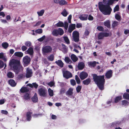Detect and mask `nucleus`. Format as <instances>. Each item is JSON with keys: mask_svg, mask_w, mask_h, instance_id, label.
I'll use <instances>...</instances> for the list:
<instances>
[{"mask_svg": "<svg viewBox=\"0 0 129 129\" xmlns=\"http://www.w3.org/2000/svg\"><path fill=\"white\" fill-rule=\"evenodd\" d=\"M114 2V0H108L106 5L104 4L103 2H99L98 4L100 10L104 15H110L112 11L110 6L112 5Z\"/></svg>", "mask_w": 129, "mask_h": 129, "instance_id": "f257e3e1", "label": "nucleus"}, {"mask_svg": "<svg viewBox=\"0 0 129 129\" xmlns=\"http://www.w3.org/2000/svg\"><path fill=\"white\" fill-rule=\"evenodd\" d=\"M93 81L101 90L104 89L105 79L104 75L98 76L96 74H92Z\"/></svg>", "mask_w": 129, "mask_h": 129, "instance_id": "f03ea898", "label": "nucleus"}, {"mask_svg": "<svg viewBox=\"0 0 129 129\" xmlns=\"http://www.w3.org/2000/svg\"><path fill=\"white\" fill-rule=\"evenodd\" d=\"M9 65L16 74L19 73L20 69L22 68L20 60L14 59L10 61Z\"/></svg>", "mask_w": 129, "mask_h": 129, "instance_id": "7ed1b4c3", "label": "nucleus"}, {"mask_svg": "<svg viewBox=\"0 0 129 129\" xmlns=\"http://www.w3.org/2000/svg\"><path fill=\"white\" fill-rule=\"evenodd\" d=\"M52 47L49 46H46L43 47L42 48V52L44 55L50 53L52 51Z\"/></svg>", "mask_w": 129, "mask_h": 129, "instance_id": "20e7f679", "label": "nucleus"}, {"mask_svg": "<svg viewBox=\"0 0 129 129\" xmlns=\"http://www.w3.org/2000/svg\"><path fill=\"white\" fill-rule=\"evenodd\" d=\"M64 33L63 30L61 28H59L57 29H54L52 32V35L55 36H57L59 35H62Z\"/></svg>", "mask_w": 129, "mask_h": 129, "instance_id": "39448f33", "label": "nucleus"}, {"mask_svg": "<svg viewBox=\"0 0 129 129\" xmlns=\"http://www.w3.org/2000/svg\"><path fill=\"white\" fill-rule=\"evenodd\" d=\"M73 41L75 42H78L79 40V34L78 31L75 30L72 33Z\"/></svg>", "mask_w": 129, "mask_h": 129, "instance_id": "423d86ee", "label": "nucleus"}, {"mask_svg": "<svg viewBox=\"0 0 129 129\" xmlns=\"http://www.w3.org/2000/svg\"><path fill=\"white\" fill-rule=\"evenodd\" d=\"M31 59L30 57L26 55L23 58V63L24 67L27 66L30 63Z\"/></svg>", "mask_w": 129, "mask_h": 129, "instance_id": "0eeeda50", "label": "nucleus"}, {"mask_svg": "<svg viewBox=\"0 0 129 129\" xmlns=\"http://www.w3.org/2000/svg\"><path fill=\"white\" fill-rule=\"evenodd\" d=\"M38 93L41 96H45L46 95L47 90L44 88H41L38 89Z\"/></svg>", "mask_w": 129, "mask_h": 129, "instance_id": "6e6552de", "label": "nucleus"}, {"mask_svg": "<svg viewBox=\"0 0 129 129\" xmlns=\"http://www.w3.org/2000/svg\"><path fill=\"white\" fill-rule=\"evenodd\" d=\"M33 71L31 69L29 68H27L26 70L25 77L26 78H29L32 76Z\"/></svg>", "mask_w": 129, "mask_h": 129, "instance_id": "1a4fd4ad", "label": "nucleus"}, {"mask_svg": "<svg viewBox=\"0 0 129 129\" xmlns=\"http://www.w3.org/2000/svg\"><path fill=\"white\" fill-rule=\"evenodd\" d=\"M63 77L67 79H68L72 77V73L69 71H66L63 72Z\"/></svg>", "mask_w": 129, "mask_h": 129, "instance_id": "9d476101", "label": "nucleus"}, {"mask_svg": "<svg viewBox=\"0 0 129 129\" xmlns=\"http://www.w3.org/2000/svg\"><path fill=\"white\" fill-rule=\"evenodd\" d=\"M88 74L85 72H82L80 74L79 77L81 80L86 78L88 76Z\"/></svg>", "mask_w": 129, "mask_h": 129, "instance_id": "9b49d317", "label": "nucleus"}, {"mask_svg": "<svg viewBox=\"0 0 129 129\" xmlns=\"http://www.w3.org/2000/svg\"><path fill=\"white\" fill-rule=\"evenodd\" d=\"M113 72L112 70H110L107 71L106 73L105 76L107 79H110L112 76Z\"/></svg>", "mask_w": 129, "mask_h": 129, "instance_id": "f8f14e48", "label": "nucleus"}, {"mask_svg": "<svg viewBox=\"0 0 129 129\" xmlns=\"http://www.w3.org/2000/svg\"><path fill=\"white\" fill-rule=\"evenodd\" d=\"M85 64L84 63L82 62H80L78 63V68L79 70H83L84 68Z\"/></svg>", "mask_w": 129, "mask_h": 129, "instance_id": "ddd939ff", "label": "nucleus"}, {"mask_svg": "<svg viewBox=\"0 0 129 129\" xmlns=\"http://www.w3.org/2000/svg\"><path fill=\"white\" fill-rule=\"evenodd\" d=\"M76 25L75 24H71L69 26L68 31L70 33H71L72 31L75 28Z\"/></svg>", "mask_w": 129, "mask_h": 129, "instance_id": "4468645a", "label": "nucleus"}, {"mask_svg": "<svg viewBox=\"0 0 129 129\" xmlns=\"http://www.w3.org/2000/svg\"><path fill=\"white\" fill-rule=\"evenodd\" d=\"M73 88H70L66 92V95L68 96H72L73 94Z\"/></svg>", "mask_w": 129, "mask_h": 129, "instance_id": "2eb2a0df", "label": "nucleus"}, {"mask_svg": "<svg viewBox=\"0 0 129 129\" xmlns=\"http://www.w3.org/2000/svg\"><path fill=\"white\" fill-rule=\"evenodd\" d=\"M32 112L30 111H28L26 113V118L27 121H30L31 118V115Z\"/></svg>", "mask_w": 129, "mask_h": 129, "instance_id": "dca6fc26", "label": "nucleus"}, {"mask_svg": "<svg viewBox=\"0 0 129 129\" xmlns=\"http://www.w3.org/2000/svg\"><path fill=\"white\" fill-rule=\"evenodd\" d=\"M25 52H26V54L31 55H33L34 53L33 48L31 47H30Z\"/></svg>", "mask_w": 129, "mask_h": 129, "instance_id": "f3484780", "label": "nucleus"}, {"mask_svg": "<svg viewBox=\"0 0 129 129\" xmlns=\"http://www.w3.org/2000/svg\"><path fill=\"white\" fill-rule=\"evenodd\" d=\"M27 85L31 88L34 87L35 89H37L38 86V85L36 82L33 83L32 84L29 83Z\"/></svg>", "mask_w": 129, "mask_h": 129, "instance_id": "a211bd4d", "label": "nucleus"}, {"mask_svg": "<svg viewBox=\"0 0 129 129\" xmlns=\"http://www.w3.org/2000/svg\"><path fill=\"white\" fill-rule=\"evenodd\" d=\"M88 15L87 14H83L79 17V19L81 20H86L87 19Z\"/></svg>", "mask_w": 129, "mask_h": 129, "instance_id": "6ab92c4d", "label": "nucleus"}, {"mask_svg": "<svg viewBox=\"0 0 129 129\" xmlns=\"http://www.w3.org/2000/svg\"><path fill=\"white\" fill-rule=\"evenodd\" d=\"M55 63L60 67L62 68L63 67L64 63L61 60L59 59L56 61Z\"/></svg>", "mask_w": 129, "mask_h": 129, "instance_id": "aec40b11", "label": "nucleus"}, {"mask_svg": "<svg viewBox=\"0 0 129 129\" xmlns=\"http://www.w3.org/2000/svg\"><path fill=\"white\" fill-rule=\"evenodd\" d=\"M23 53L21 52H17L15 53L14 56L21 58L23 56Z\"/></svg>", "mask_w": 129, "mask_h": 129, "instance_id": "412c9836", "label": "nucleus"}, {"mask_svg": "<svg viewBox=\"0 0 129 129\" xmlns=\"http://www.w3.org/2000/svg\"><path fill=\"white\" fill-rule=\"evenodd\" d=\"M91 80L90 78H88L83 81V84L86 85H88L91 82Z\"/></svg>", "mask_w": 129, "mask_h": 129, "instance_id": "4be33fe9", "label": "nucleus"}, {"mask_svg": "<svg viewBox=\"0 0 129 129\" xmlns=\"http://www.w3.org/2000/svg\"><path fill=\"white\" fill-rule=\"evenodd\" d=\"M122 99L121 95L118 96L116 97L114 99V102L115 103H117Z\"/></svg>", "mask_w": 129, "mask_h": 129, "instance_id": "5701e85b", "label": "nucleus"}, {"mask_svg": "<svg viewBox=\"0 0 129 129\" xmlns=\"http://www.w3.org/2000/svg\"><path fill=\"white\" fill-rule=\"evenodd\" d=\"M9 84L12 87H15L16 85V83L15 82L14 80L13 79H10L9 81Z\"/></svg>", "mask_w": 129, "mask_h": 129, "instance_id": "b1692460", "label": "nucleus"}, {"mask_svg": "<svg viewBox=\"0 0 129 129\" xmlns=\"http://www.w3.org/2000/svg\"><path fill=\"white\" fill-rule=\"evenodd\" d=\"M71 59L74 62H75L78 60V57L74 54H71Z\"/></svg>", "mask_w": 129, "mask_h": 129, "instance_id": "393cba45", "label": "nucleus"}, {"mask_svg": "<svg viewBox=\"0 0 129 129\" xmlns=\"http://www.w3.org/2000/svg\"><path fill=\"white\" fill-rule=\"evenodd\" d=\"M29 89L26 87H22L20 89V91L21 93H24L28 92Z\"/></svg>", "mask_w": 129, "mask_h": 129, "instance_id": "a878e982", "label": "nucleus"}, {"mask_svg": "<svg viewBox=\"0 0 129 129\" xmlns=\"http://www.w3.org/2000/svg\"><path fill=\"white\" fill-rule=\"evenodd\" d=\"M31 99L32 101L34 103H36L37 102L38 98L36 93L35 94L34 96L31 98Z\"/></svg>", "mask_w": 129, "mask_h": 129, "instance_id": "bb28decb", "label": "nucleus"}, {"mask_svg": "<svg viewBox=\"0 0 129 129\" xmlns=\"http://www.w3.org/2000/svg\"><path fill=\"white\" fill-rule=\"evenodd\" d=\"M62 46V51L64 53H67L68 52V48L67 46L64 44H61Z\"/></svg>", "mask_w": 129, "mask_h": 129, "instance_id": "cd10ccee", "label": "nucleus"}, {"mask_svg": "<svg viewBox=\"0 0 129 129\" xmlns=\"http://www.w3.org/2000/svg\"><path fill=\"white\" fill-rule=\"evenodd\" d=\"M104 25L106 26L108 28H109L110 27V21L109 20H107L104 22Z\"/></svg>", "mask_w": 129, "mask_h": 129, "instance_id": "c85d7f7f", "label": "nucleus"}, {"mask_svg": "<svg viewBox=\"0 0 129 129\" xmlns=\"http://www.w3.org/2000/svg\"><path fill=\"white\" fill-rule=\"evenodd\" d=\"M7 77L10 78H12L14 77V74L13 73L11 72H8L7 74Z\"/></svg>", "mask_w": 129, "mask_h": 129, "instance_id": "c756f323", "label": "nucleus"}, {"mask_svg": "<svg viewBox=\"0 0 129 129\" xmlns=\"http://www.w3.org/2000/svg\"><path fill=\"white\" fill-rule=\"evenodd\" d=\"M123 98L125 99L129 100V94L127 93H124L123 95Z\"/></svg>", "mask_w": 129, "mask_h": 129, "instance_id": "7c9ffc66", "label": "nucleus"}, {"mask_svg": "<svg viewBox=\"0 0 129 129\" xmlns=\"http://www.w3.org/2000/svg\"><path fill=\"white\" fill-rule=\"evenodd\" d=\"M56 26L57 27H62L64 26V24L62 21H59L56 24Z\"/></svg>", "mask_w": 129, "mask_h": 129, "instance_id": "2f4dec72", "label": "nucleus"}, {"mask_svg": "<svg viewBox=\"0 0 129 129\" xmlns=\"http://www.w3.org/2000/svg\"><path fill=\"white\" fill-rule=\"evenodd\" d=\"M88 64L89 66L94 67L96 65V62L95 61L93 62H88Z\"/></svg>", "mask_w": 129, "mask_h": 129, "instance_id": "473e14b6", "label": "nucleus"}, {"mask_svg": "<svg viewBox=\"0 0 129 129\" xmlns=\"http://www.w3.org/2000/svg\"><path fill=\"white\" fill-rule=\"evenodd\" d=\"M121 104L122 105L125 106H128L129 102L127 101L124 100L122 101Z\"/></svg>", "mask_w": 129, "mask_h": 129, "instance_id": "72a5a7b5", "label": "nucleus"}, {"mask_svg": "<svg viewBox=\"0 0 129 129\" xmlns=\"http://www.w3.org/2000/svg\"><path fill=\"white\" fill-rule=\"evenodd\" d=\"M104 37L103 33L101 32L99 33L98 36V38L99 40L103 39Z\"/></svg>", "mask_w": 129, "mask_h": 129, "instance_id": "f704fd0d", "label": "nucleus"}, {"mask_svg": "<svg viewBox=\"0 0 129 129\" xmlns=\"http://www.w3.org/2000/svg\"><path fill=\"white\" fill-rule=\"evenodd\" d=\"M61 14L64 17H66L67 16L68 13L66 9H64L61 13Z\"/></svg>", "mask_w": 129, "mask_h": 129, "instance_id": "c9c22d12", "label": "nucleus"}, {"mask_svg": "<svg viewBox=\"0 0 129 129\" xmlns=\"http://www.w3.org/2000/svg\"><path fill=\"white\" fill-rule=\"evenodd\" d=\"M45 10L43 9L40 10L39 12H38L37 13L38 15L39 16H43V14L44 13Z\"/></svg>", "mask_w": 129, "mask_h": 129, "instance_id": "e433bc0d", "label": "nucleus"}, {"mask_svg": "<svg viewBox=\"0 0 129 129\" xmlns=\"http://www.w3.org/2000/svg\"><path fill=\"white\" fill-rule=\"evenodd\" d=\"M63 38L65 42L68 44L70 43L69 40L67 36H64L63 37Z\"/></svg>", "mask_w": 129, "mask_h": 129, "instance_id": "4c0bfd02", "label": "nucleus"}, {"mask_svg": "<svg viewBox=\"0 0 129 129\" xmlns=\"http://www.w3.org/2000/svg\"><path fill=\"white\" fill-rule=\"evenodd\" d=\"M9 44L7 42L3 43L2 44V47L5 49H6L9 46Z\"/></svg>", "mask_w": 129, "mask_h": 129, "instance_id": "58836bf2", "label": "nucleus"}, {"mask_svg": "<svg viewBox=\"0 0 129 129\" xmlns=\"http://www.w3.org/2000/svg\"><path fill=\"white\" fill-rule=\"evenodd\" d=\"M24 99L26 100L29 99L30 97L29 96V94L28 93H26L24 95Z\"/></svg>", "mask_w": 129, "mask_h": 129, "instance_id": "ea45409f", "label": "nucleus"}, {"mask_svg": "<svg viewBox=\"0 0 129 129\" xmlns=\"http://www.w3.org/2000/svg\"><path fill=\"white\" fill-rule=\"evenodd\" d=\"M49 94L50 96H52L53 95V90L49 88L48 89Z\"/></svg>", "mask_w": 129, "mask_h": 129, "instance_id": "a19ab883", "label": "nucleus"}, {"mask_svg": "<svg viewBox=\"0 0 129 129\" xmlns=\"http://www.w3.org/2000/svg\"><path fill=\"white\" fill-rule=\"evenodd\" d=\"M59 4L61 5H63L67 4V2L64 0H61L59 1Z\"/></svg>", "mask_w": 129, "mask_h": 129, "instance_id": "79ce46f5", "label": "nucleus"}, {"mask_svg": "<svg viewBox=\"0 0 129 129\" xmlns=\"http://www.w3.org/2000/svg\"><path fill=\"white\" fill-rule=\"evenodd\" d=\"M75 78L77 83L78 84H80L81 83V80L78 76L77 75L75 76Z\"/></svg>", "mask_w": 129, "mask_h": 129, "instance_id": "37998d69", "label": "nucleus"}, {"mask_svg": "<svg viewBox=\"0 0 129 129\" xmlns=\"http://www.w3.org/2000/svg\"><path fill=\"white\" fill-rule=\"evenodd\" d=\"M82 86L81 85H78L76 88V91L77 93H79L81 90Z\"/></svg>", "mask_w": 129, "mask_h": 129, "instance_id": "c03bdc74", "label": "nucleus"}, {"mask_svg": "<svg viewBox=\"0 0 129 129\" xmlns=\"http://www.w3.org/2000/svg\"><path fill=\"white\" fill-rule=\"evenodd\" d=\"M115 19L118 21H120L121 19V16L117 14H115Z\"/></svg>", "mask_w": 129, "mask_h": 129, "instance_id": "a18cd8bd", "label": "nucleus"}, {"mask_svg": "<svg viewBox=\"0 0 129 129\" xmlns=\"http://www.w3.org/2000/svg\"><path fill=\"white\" fill-rule=\"evenodd\" d=\"M54 56L53 54H51L48 57V59L50 61H53L54 60Z\"/></svg>", "mask_w": 129, "mask_h": 129, "instance_id": "49530a36", "label": "nucleus"}, {"mask_svg": "<svg viewBox=\"0 0 129 129\" xmlns=\"http://www.w3.org/2000/svg\"><path fill=\"white\" fill-rule=\"evenodd\" d=\"M118 25V22L116 21H114L112 24V26L114 28Z\"/></svg>", "mask_w": 129, "mask_h": 129, "instance_id": "de8ad7c7", "label": "nucleus"}, {"mask_svg": "<svg viewBox=\"0 0 129 129\" xmlns=\"http://www.w3.org/2000/svg\"><path fill=\"white\" fill-rule=\"evenodd\" d=\"M96 29L100 31H103L104 30L103 27L101 26H98L97 27Z\"/></svg>", "mask_w": 129, "mask_h": 129, "instance_id": "09e8293b", "label": "nucleus"}, {"mask_svg": "<svg viewBox=\"0 0 129 129\" xmlns=\"http://www.w3.org/2000/svg\"><path fill=\"white\" fill-rule=\"evenodd\" d=\"M25 44L26 46L29 47L31 46V43L30 41H27L25 42Z\"/></svg>", "mask_w": 129, "mask_h": 129, "instance_id": "8fccbe9b", "label": "nucleus"}, {"mask_svg": "<svg viewBox=\"0 0 129 129\" xmlns=\"http://www.w3.org/2000/svg\"><path fill=\"white\" fill-rule=\"evenodd\" d=\"M119 7L118 5H116L114 8V12H115L116 11H118L119 10Z\"/></svg>", "mask_w": 129, "mask_h": 129, "instance_id": "3c124183", "label": "nucleus"}, {"mask_svg": "<svg viewBox=\"0 0 129 129\" xmlns=\"http://www.w3.org/2000/svg\"><path fill=\"white\" fill-rule=\"evenodd\" d=\"M68 25L69 24L67 22L65 21L64 22V26L65 29H66V30L67 29Z\"/></svg>", "mask_w": 129, "mask_h": 129, "instance_id": "603ef678", "label": "nucleus"}, {"mask_svg": "<svg viewBox=\"0 0 129 129\" xmlns=\"http://www.w3.org/2000/svg\"><path fill=\"white\" fill-rule=\"evenodd\" d=\"M35 32L39 34H41L43 32L42 29H38L35 30Z\"/></svg>", "mask_w": 129, "mask_h": 129, "instance_id": "864d4df0", "label": "nucleus"}, {"mask_svg": "<svg viewBox=\"0 0 129 129\" xmlns=\"http://www.w3.org/2000/svg\"><path fill=\"white\" fill-rule=\"evenodd\" d=\"M71 84L73 86H75L76 84V82L75 80L74 79H71L70 80Z\"/></svg>", "mask_w": 129, "mask_h": 129, "instance_id": "5fc2aeb1", "label": "nucleus"}, {"mask_svg": "<svg viewBox=\"0 0 129 129\" xmlns=\"http://www.w3.org/2000/svg\"><path fill=\"white\" fill-rule=\"evenodd\" d=\"M65 91L66 90L64 88H61L60 91V94H61L64 93L65 92Z\"/></svg>", "mask_w": 129, "mask_h": 129, "instance_id": "6e6d98bb", "label": "nucleus"}, {"mask_svg": "<svg viewBox=\"0 0 129 129\" xmlns=\"http://www.w3.org/2000/svg\"><path fill=\"white\" fill-rule=\"evenodd\" d=\"M65 61L67 63H69L70 61L71 60L68 57H66L64 59Z\"/></svg>", "mask_w": 129, "mask_h": 129, "instance_id": "4d7b16f0", "label": "nucleus"}, {"mask_svg": "<svg viewBox=\"0 0 129 129\" xmlns=\"http://www.w3.org/2000/svg\"><path fill=\"white\" fill-rule=\"evenodd\" d=\"M4 63L3 61L0 60V69L3 68L4 66Z\"/></svg>", "mask_w": 129, "mask_h": 129, "instance_id": "13d9d810", "label": "nucleus"}, {"mask_svg": "<svg viewBox=\"0 0 129 129\" xmlns=\"http://www.w3.org/2000/svg\"><path fill=\"white\" fill-rule=\"evenodd\" d=\"M45 38V36L44 35L42 37L38 39V40L40 42L42 41Z\"/></svg>", "mask_w": 129, "mask_h": 129, "instance_id": "bf43d9fd", "label": "nucleus"}, {"mask_svg": "<svg viewBox=\"0 0 129 129\" xmlns=\"http://www.w3.org/2000/svg\"><path fill=\"white\" fill-rule=\"evenodd\" d=\"M27 48L26 46L24 45L22 46L21 47V49L23 51H26L27 49Z\"/></svg>", "mask_w": 129, "mask_h": 129, "instance_id": "052dcab7", "label": "nucleus"}, {"mask_svg": "<svg viewBox=\"0 0 129 129\" xmlns=\"http://www.w3.org/2000/svg\"><path fill=\"white\" fill-rule=\"evenodd\" d=\"M42 115V114H34L32 116L34 118H36L38 116H41Z\"/></svg>", "mask_w": 129, "mask_h": 129, "instance_id": "680f3d73", "label": "nucleus"}, {"mask_svg": "<svg viewBox=\"0 0 129 129\" xmlns=\"http://www.w3.org/2000/svg\"><path fill=\"white\" fill-rule=\"evenodd\" d=\"M72 16L71 15H70L68 17V22L69 23H71V19H72Z\"/></svg>", "mask_w": 129, "mask_h": 129, "instance_id": "e2e57ef3", "label": "nucleus"}, {"mask_svg": "<svg viewBox=\"0 0 129 129\" xmlns=\"http://www.w3.org/2000/svg\"><path fill=\"white\" fill-rule=\"evenodd\" d=\"M54 84V83L53 81H51L48 83V85L50 87L53 86Z\"/></svg>", "mask_w": 129, "mask_h": 129, "instance_id": "0e129e2a", "label": "nucleus"}, {"mask_svg": "<svg viewBox=\"0 0 129 129\" xmlns=\"http://www.w3.org/2000/svg\"><path fill=\"white\" fill-rule=\"evenodd\" d=\"M88 19L89 20L91 21L93 20V18L91 15H88Z\"/></svg>", "mask_w": 129, "mask_h": 129, "instance_id": "69168bd1", "label": "nucleus"}, {"mask_svg": "<svg viewBox=\"0 0 129 129\" xmlns=\"http://www.w3.org/2000/svg\"><path fill=\"white\" fill-rule=\"evenodd\" d=\"M89 32L87 29L85 30V33H84V35L85 36H87L89 35Z\"/></svg>", "mask_w": 129, "mask_h": 129, "instance_id": "338daca9", "label": "nucleus"}, {"mask_svg": "<svg viewBox=\"0 0 129 129\" xmlns=\"http://www.w3.org/2000/svg\"><path fill=\"white\" fill-rule=\"evenodd\" d=\"M76 27L77 28H80L82 27V24L80 23H77L76 24Z\"/></svg>", "mask_w": 129, "mask_h": 129, "instance_id": "774afa93", "label": "nucleus"}]
</instances>
